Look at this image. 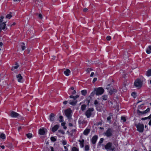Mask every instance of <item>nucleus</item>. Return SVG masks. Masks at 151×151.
Instances as JSON below:
<instances>
[{"instance_id": "obj_3", "label": "nucleus", "mask_w": 151, "mask_h": 151, "mask_svg": "<svg viewBox=\"0 0 151 151\" xmlns=\"http://www.w3.org/2000/svg\"><path fill=\"white\" fill-rule=\"evenodd\" d=\"M105 148L107 150H110L112 151H115V147L112 146V143L109 142L105 146Z\"/></svg>"}, {"instance_id": "obj_18", "label": "nucleus", "mask_w": 151, "mask_h": 151, "mask_svg": "<svg viewBox=\"0 0 151 151\" xmlns=\"http://www.w3.org/2000/svg\"><path fill=\"white\" fill-rule=\"evenodd\" d=\"M151 46H149L147 48L146 50V52L147 54H150L151 53Z\"/></svg>"}, {"instance_id": "obj_6", "label": "nucleus", "mask_w": 151, "mask_h": 151, "mask_svg": "<svg viewBox=\"0 0 151 151\" xmlns=\"http://www.w3.org/2000/svg\"><path fill=\"white\" fill-rule=\"evenodd\" d=\"M135 126H136L137 130L140 132H142L144 130V126L143 124H141L140 123L138 124H136Z\"/></svg>"}, {"instance_id": "obj_24", "label": "nucleus", "mask_w": 151, "mask_h": 151, "mask_svg": "<svg viewBox=\"0 0 151 151\" xmlns=\"http://www.w3.org/2000/svg\"><path fill=\"white\" fill-rule=\"evenodd\" d=\"M26 136L28 138H30L32 137V134L31 133H28L26 134Z\"/></svg>"}, {"instance_id": "obj_61", "label": "nucleus", "mask_w": 151, "mask_h": 151, "mask_svg": "<svg viewBox=\"0 0 151 151\" xmlns=\"http://www.w3.org/2000/svg\"><path fill=\"white\" fill-rule=\"evenodd\" d=\"M69 126H73V124L71 123H69Z\"/></svg>"}, {"instance_id": "obj_50", "label": "nucleus", "mask_w": 151, "mask_h": 151, "mask_svg": "<svg viewBox=\"0 0 151 151\" xmlns=\"http://www.w3.org/2000/svg\"><path fill=\"white\" fill-rule=\"evenodd\" d=\"M110 84H109L107 85V86L106 87V88L109 89L110 88Z\"/></svg>"}, {"instance_id": "obj_53", "label": "nucleus", "mask_w": 151, "mask_h": 151, "mask_svg": "<svg viewBox=\"0 0 151 151\" xmlns=\"http://www.w3.org/2000/svg\"><path fill=\"white\" fill-rule=\"evenodd\" d=\"M35 1L36 4H38V5H39V4H38V2H39V0H35Z\"/></svg>"}, {"instance_id": "obj_57", "label": "nucleus", "mask_w": 151, "mask_h": 151, "mask_svg": "<svg viewBox=\"0 0 151 151\" xmlns=\"http://www.w3.org/2000/svg\"><path fill=\"white\" fill-rule=\"evenodd\" d=\"M109 116H110V117L112 116H113V114L111 113H110L109 114Z\"/></svg>"}, {"instance_id": "obj_12", "label": "nucleus", "mask_w": 151, "mask_h": 151, "mask_svg": "<svg viewBox=\"0 0 151 151\" xmlns=\"http://www.w3.org/2000/svg\"><path fill=\"white\" fill-rule=\"evenodd\" d=\"M55 116L54 114L52 113L50 115V121H53L54 120Z\"/></svg>"}, {"instance_id": "obj_55", "label": "nucleus", "mask_w": 151, "mask_h": 151, "mask_svg": "<svg viewBox=\"0 0 151 151\" xmlns=\"http://www.w3.org/2000/svg\"><path fill=\"white\" fill-rule=\"evenodd\" d=\"M76 91L75 90H74L73 91V92H72V93L73 94H74L75 93H76Z\"/></svg>"}, {"instance_id": "obj_54", "label": "nucleus", "mask_w": 151, "mask_h": 151, "mask_svg": "<svg viewBox=\"0 0 151 151\" xmlns=\"http://www.w3.org/2000/svg\"><path fill=\"white\" fill-rule=\"evenodd\" d=\"M67 103H68L67 101H65L63 102V104L65 105L67 104Z\"/></svg>"}, {"instance_id": "obj_28", "label": "nucleus", "mask_w": 151, "mask_h": 151, "mask_svg": "<svg viewBox=\"0 0 151 151\" xmlns=\"http://www.w3.org/2000/svg\"><path fill=\"white\" fill-rule=\"evenodd\" d=\"M81 93L84 96L86 95V93H87V91L86 90H82L81 91Z\"/></svg>"}, {"instance_id": "obj_37", "label": "nucleus", "mask_w": 151, "mask_h": 151, "mask_svg": "<svg viewBox=\"0 0 151 151\" xmlns=\"http://www.w3.org/2000/svg\"><path fill=\"white\" fill-rule=\"evenodd\" d=\"M59 118L60 119V122H62L63 120V116H60L59 117Z\"/></svg>"}, {"instance_id": "obj_32", "label": "nucleus", "mask_w": 151, "mask_h": 151, "mask_svg": "<svg viewBox=\"0 0 151 151\" xmlns=\"http://www.w3.org/2000/svg\"><path fill=\"white\" fill-rule=\"evenodd\" d=\"M91 98V97L90 96H89L88 98H87L86 100V101L87 102L88 104H89V103L90 102V99Z\"/></svg>"}, {"instance_id": "obj_25", "label": "nucleus", "mask_w": 151, "mask_h": 151, "mask_svg": "<svg viewBox=\"0 0 151 151\" xmlns=\"http://www.w3.org/2000/svg\"><path fill=\"white\" fill-rule=\"evenodd\" d=\"M21 46L23 50H24L25 49V47L24 46V43L22 42L21 43Z\"/></svg>"}, {"instance_id": "obj_60", "label": "nucleus", "mask_w": 151, "mask_h": 151, "mask_svg": "<svg viewBox=\"0 0 151 151\" xmlns=\"http://www.w3.org/2000/svg\"><path fill=\"white\" fill-rule=\"evenodd\" d=\"M65 123H64V122H63V123H62V124H61V125L62 126H65Z\"/></svg>"}, {"instance_id": "obj_9", "label": "nucleus", "mask_w": 151, "mask_h": 151, "mask_svg": "<svg viewBox=\"0 0 151 151\" xmlns=\"http://www.w3.org/2000/svg\"><path fill=\"white\" fill-rule=\"evenodd\" d=\"M19 115V114L14 111H12L10 114V116L12 117H16Z\"/></svg>"}, {"instance_id": "obj_20", "label": "nucleus", "mask_w": 151, "mask_h": 151, "mask_svg": "<svg viewBox=\"0 0 151 151\" xmlns=\"http://www.w3.org/2000/svg\"><path fill=\"white\" fill-rule=\"evenodd\" d=\"M77 103L76 101H71V100L70 101L69 104H70L72 105H75Z\"/></svg>"}, {"instance_id": "obj_33", "label": "nucleus", "mask_w": 151, "mask_h": 151, "mask_svg": "<svg viewBox=\"0 0 151 151\" xmlns=\"http://www.w3.org/2000/svg\"><path fill=\"white\" fill-rule=\"evenodd\" d=\"M137 114L139 115H142L143 114V111H141L138 110L137 111Z\"/></svg>"}, {"instance_id": "obj_42", "label": "nucleus", "mask_w": 151, "mask_h": 151, "mask_svg": "<svg viewBox=\"0 0 151 151\" xmlns=\"http://www.w3.org/2000/svg\"><path fill=\"white\" fill-rule=\"evenodd\" d=\"M69 145H67L66 146H64V147L65 148V151H68V149L67 147H68L69 146Z\"/></svg>"}, {"instance_id": "obj_46", "label": "nucleus", "mask_w": 151, "mask_h": 151, "mask_svg": "<svg viewBox=\"0 0 151 151\" xmlns=\"http://www.w3.org/2000/svg\"><path fill=\"white\" fill-rule=\"evenodd\" d=\"M97 80V78H94L93 81V83H94Z\"/></svg>"}, {"instance_id": "obj_23", "label": "nucleus", "mask_w": 151, "mask_h": 151, "mask_svg": "<svg viewBox=\"0 0 151 151\" xmlns=\"http://www.w3.org/2000/svg\"><path fill=\"white\" fill-rule=\"evenodd\" d=\"M5 134L3 133H1L0 134V139L1 138L2 139H4L5 138Z\"/></svg>"}, {"instance_id": "obj_40", "label": "nucleus", "mask_w": 151, "mask_h": 151, "mask_svg": "<svg viewBox=\"0 0 151 151\" xmlns=\"http://www.w3.org/2000/svg\"><path fill=\"white\" fill-rule=\"evenodd\" d=\"M149 119H150V121L149 122V124L151 126V114L149 116Z\"/></svg>"}, {"instance_id": "obj_16", "label": "nucleus", "mask_w": 151, "mask_h": 151, "mask_svg": "<svg viewBox=\"0 0 151 151\" xmlns=\"http://www.w3.org/2000/svg\"><path fill=\"white\" fill-rule=\"evenodd\" d=\"M90 131V129H86L84 131L83 134L86 135H87Z\"/></svg>"}, {"instance_id": "obj_13", "label": "nucleus", "mask_w": 151, "mask_h": 151, "mask_svg": "<svg viewBox=\"0 0 151 151\" xmlns=\"http://www.w3.org/2000/svg\"><path fill=\"white\" fill-rule=\"evenodd\" d=\"M17 78H18V81L19 82H22V77L21 76L20 74H19L18 75H17Z\"/></svg>"}, {"instance_id": "obj_14", "label": "nucleus", "mask_w": 151, "mask_h": 151, "mask_svg": "<svg viewBox=\"0 0 151 151\" xmlns=\"http://www.w3.org/2000/svg\"><path fill=\"white\" fill-rule=\"evenodd\" d=\"M70 73V70L68 69H66L65 71L64 72V74L67 76H68Z\"/></svg>"}, {"instance_id": "obj_51", "label": "nucleus", "mask_w": 151, "mask_h": 151, "mask_svg": "<svg viewBox=\"0 0 151 151\" xmlns=\"http://www.w3.org/2000/svg\"><path fill=\"white\" fill-rule=\"evenodd\" d=\"M88 9L86 8H85L83 9V11L84 12H86L88 10Z\"/></svg>"}, {"instance_id": "obj_8", "label": "nucleus", "mask_w": 151, "mask_h": 151, "mask_svg": "<svg viewBox=\"0 0 151 151\" xmlns=\"http://www.w3.org/2000/svg\"><path fill=\"white\" fill-rule=\"evenodd\" d=\"M94 104L95 105L96 109L97 110H101V108H100V107H99L100 104L97 100H95V101Z\"/></svg>"}, {"instance_id": "obj_22", "label": "nucleus", "mask_w": 151, "mask_h": 151, "mask_svg": "<svg viewBox=\"0 0 151 151\" xmlns=\"http://www.w3.org/2000/svg\"><path fill=\"white\" fill-rule=\"evenodd\" d=\"M86 105L85 104H83L81 106V110L82 111H83L85 110L86 109Z\"/></svg>"}, {"instance_id": "obj_34", "label": "nucleus", "mask_w": 151, "mask_h": 151, "mask_svg": "<svg viewBox=\"0 0 151 151\" xmlns=\"http://www.w3.org/2000/svg\"><path fill=\"white\" fill-rule=\"evenodd\" d=\"M18 67H19V65H17L16 66H13L11 70H13L15 69H16Z\"/></svg>"}, {"instance_id": "obj_4", "label": "nucleus", "mask_w": 151, "mask_h": 151, "mask_svg": "<svg viewBox=\"0 0 151 151\" xmlns=\"http://www.w3.org/2000/svg\"><path fill=\"white\" fill-rule=\"evenodd\" d=\"M94 111V109L92 108H89L86 111L85 114L88 118H90L92 115V112Z\"/></svg>"}, {"instance_id": "obj_17", "label": "nucleus", "mask_w": 151, "mask_h": 151, "mask_svg": "<svg viewBox=\"0 0 151 151\" xmlns=\"http://www.w3.org/2000/svg\"><path fill=\"white\" fill-rule=\"evenodd\" d=\"M98 136L97 135H95L92 138V142H96Z\"/></svg>"}, {"instance_id": "obj_27", "label": "nucleus", "mask_w": 151, "mask_h": 151, "mask_svg": "<svg viewBox=\"0 0 151 151\" xmlns=\"http://www.w3.org/2000/svg\"><path fill=\"white\" fill-rule=\"evenodd\" d=\"M150 108H148L145 111H143V114H147L148 112H149L150 111Z\"/></svg>"}, {"instance_id": "obj_36", "label": "nucleus", "mask_w": 151, "mask_h": 151, "mask_svg": "<svg viewBox=\"0 0 151 151\" xmlns=\"http://www.w3.org/2000/svg\"><path fill=\"white\" fill-rule=\"evenodd\" d=\"M121 119L124 122H125L126 121V119L124 116H122L121 117Z\"/></svg>"}, {"instance_id": "obj_59", "label": "nucleus", "mask_w": 151, "mask_h": 151, "mask_svg": "<svg viewBox=\"0 0 151 151\" xmlns=\"http://www.w3.org/2000/svg\"><path fill=\"white\" fill-rule=\"evenodd\" d=\"M51 151H54L53 148L52 147H50Z\"/></svg>"}, {"instance_id": "obj_49", "label": "nucleus", "mask_w": 151, "mask_h": 151, "mask_svg": "<svg viewBox=\"0 0 151 151\" xmlns=\"http://www.w3.org/2000/svg\"><path fill=\"white\" fill-rule=\"evenodd\" d=\"M79 97V96L78 95H76L75 96H74V100H75L76 99L78 98Z\"/></svg>"}, {"instance_id": "obj_31", "label": "nucleus", "mask_w": 151, "mask_h": 151, "mask_svg": "<svg viewBox=\"0 0 151 151\" xmlns=\"http://www.w3.org/2000/svg\"><path fill=\"white\" fill-rule=\"evenodd\" d=\"M107 95H104L102 96V99L104 100H107Z\"/></svg>"}, {"instance_id": "obj_26", "label": "nucleus", "mask_w": 151, "mask_h": 151, "mask_svg": "<svg viewBox=\"0 0 151 151\" xmlns=\"http://www.w3.org/2000/svg\"><path fill=\"white\" fill-rule=\"evenodd\" d=\"M71 151H79V150L78 148L75 147H73L72 148Z\"/></svg>"}, {"instance_id": "obj_64", "label": "nucleus", "mask_w": 151, "mask_h": 151, "mask_svg": "<svg viewBox=\"0 0 151 151\" xmlns=\"http://www.w3.org/2000/svg\"><path fill=\"white\" fill-rule=\"evenodd\" d=\"M104 139L103 138H101L100 139V142H103V141H104Z\"/></svg>"}, {"instance_id": "obj_52", "label": "nucleus", "mask_w": 151, "mask_h": 151, "mask_svg": "<svg viewBox=\"0 0 151 151\" xmlns=\"http://www.w3.org/2000/svg\"><path fill=\"white\" fill-rule=\"evenodd\" d=\"M131 95L132 96H134V98H135V97L134 96V95H135V92H133L131 93Z\"/></svg>"}, {"instance_id": "obj_1", "label": "nucleus", "mask_w": 151, "mask_h": 151, "mask_svg": "<svg viewBox=\"0 0 151 151\" xmlns=\"http://www.w3.org/2000/svg\"><path fill=\"white\" fill-rule=\"evenodd\" d=\"M143 81L141 79H136L134 83V86L138 88H140L142 86Z\"/></svg>"}, {"instance_id": "obj_63", "label": "nucleus", "mask_w": 151, "mask_h": 151, "mask_svg": "<svg viewBox=\"0 0 151 151\" xmlns=\"http://www.w3.org/2000/svg\"><path fill=\"white\" fill-rule=\"evenodd\" d=\"M143 104H141V105H140L139 106V108H142V107H143Z\"/></svg>"}, {"instance_id": "obj_58", "label": "nucleus", "mask_w": 151, "mask_h": 151, "mask_svg": "<svg viewBox=\"0 0 151 151\" xmlns=\"http://www.w3.org/2000/svg\"><path fill=\"white\" fill-rule=\"evenodd\" d=\"M94 74V73L93 72H92L91 73V74L90 75V76L91 77H92V76H93Z\"/></svg>"}, {"instance_id": "obj_48", "label": "nucleus", "mask_w": 151, "mask_h": 151, "mask_svg": "<svg viewBox=\"0 0 151 151\" xmlns=\"http://www.w3.org/2000/svg\"><path fill=\"white\" fill-rule=\"evenodd\" d=\"M38 17L40 19H42V15L41 14H40L38 15Z\"/></svg>"}, {"instance_id": "obj_35", "label": "nucleus", "mask_w": 151, "mask_h": 151, "mask_svg": "<svg viewBox=\"0 0 151 151\" xmlns=\"http://www.w3.org/2000/svg\"><path fill=\"white\" fill-rule=\"evenodd\" d=\"M50 139L51 141L53 142H54L56 140V139L53 137H51L50 138Z\"/></svg>"}, {"instance_id": "obj_45", "label": "nucleus", "mask_w": 151, "mask_h": 151, "mask_svg": "<svg viewBox=\"0 0 151 151\" xmlns=\"http://www.w3.org/2000/svg\"><path fill=\"white\" fill-rule=\"evenodd\" d=\"M80 146L81 147H84L83 142H80Z\"/></svg>"}, {"instance_id": "obj_62", "label": "nucleus", "mask_w": 151, "mask_h": 151, "mask_svg": "<svg viewBox=\"0 0 151 151\" xmlns=\"http://www.w3.org/2000/svg\"><path fill=\"white\" fill-rule=\"evenodd\" d=\"M70 97L71 98H73L74 99V96H72V95H71V96H70Z\"/></svg>"}, {"instance_id": "obj_10", "label": "nucleus", "mask_w": 151, "mask_h": 151, "mask_svg": "<svg viewBox=\"0 0 151 151\" xmlns=\"http://www.w3.org/2000/svg\"><path fill=\"white\" fill-rule=\"evenodd\" d=\"M59 126L58 125H56L52 128V131L53 132H55L59 128Z\"/></svg>"}, {"instance_id": "obj_2", "label": "nucleus", "mask_w": 151, "mask_h": 151, "mask_svg": "<svg viewBox=\"0 0 151 151\" xmlns=\"http://www.w3.org/2000/svg\"><path fill=\"white\" fill-rule=\"evenodd\" d=\"M64 113L65 115L69 119H72V111L70 108H68L64 111Z\"/></svg>"}, {"instance_id": "obj_47", "label": "nucleus", "mask_w": 151, "mask_h": 151, "mask_svg": "<svg viewBox=\"0 0 151 151\" xmlns=\"http://www.w3.org/2000/svg\"><path fill=\"white\" fill-rule=\"evenodd\" d=\"M92 70V69L91 68H88L87 69V71L88 72H89L91 71Z\"/></svg>"}, {"instance_id": "obj_5", "label": "nucleus", "mask_w": 151, "mask_h": 151, "mask_svg": "<svg viewBox=\"0 0 151 151\" xmlns=\"http://www.w3.org/2000/svg\"><path fill=\"white\" fill-rule=\"evenodd\" d=\"M96 91V95H101L104 92V89L102 87H99L98 88H95Z\"/></svg>"}, {"instance_id": "obj_7", "label": "nucleus", "mask_w": 151, "mask_h": 151, "mask_svg": "<svg viewBox=\"0 0 151 151\" xmlns=\"http://www.w3.org/2000/svg\"><path fill=\"white\" fill-rule=\"evenodd\" d=\"M113 130L112 129L109 128L106 132L104 133L105 135L108 137H110L112 135Z\"/></svg>"}, {"instance_id": "obj_41", "label": "nucleus", "mask_w": 151, "mask_h": 151, "mask_svg": "<svg viewBox=\"0 0 151 151\" xmlns=\"http://www.w3.org/2000/svg\"><path fill=\"white\" fill-rule=\"evenodd\" d=\"M111 117H110V116H108L107 118V121H109L110 122H111Z\"/></svg>"}, {"instance_id": "obj_11", "label": "nucleus", "mask_w": 151, "mask_h": 151, "mask_svg": "<svg viewBox=\"0 0 151 151\" xmlns=\"http://www.w3.org/2000/svg\"><path fill=\"white\" fill-rule=\"evenodd\" d=\"M117 91V90L116 89L114 88H111L109 90V93L111 95L113 93H116Z\"/></svg>"}, {"instance_id": "obj_44", "label": "nucleus", "mask_w": 151, "mask_h": 151, "mask_svg": "<svg viewBox=\"0 0 151 151\" xmlns=\"http://www.w3.org/2000/svg\"><path fill=\"white\" fill-rule=\"evenodd\" d=\"M106 39L107 40H110L111 39V37L110 36H108L106 37Z\"/></svg>"}, {"instance_id": "obj_43", "label": "nucleus", "mask_w": 151, "mask_h": 151, "mask_svg": "<svg viewBox=\"0 0 151 151\" xmlns=\"http://www.w3.org/2000/svg\"><path fill=\"white\" fill-rule=\"evenodd\" d=\"M102 121H101L99 122L96 124V125H101L102 124Z\"/></svg>"}, {"instance_id": "obj_39", "label": "nucleus", "mask_w": 151, "mask_h": 151, "mask_svg": "<svg viewBox=\"0 0 151 151\" xmlns=\"http://www.w3.org/2000/svg\"><path fill=\"white\" fill-rule=\"evenodd\" d=\"M149 116L147 117H145V118H142L141 119L142 120H145L147 119H149Z\"/></svg>"}, {"instance_id": "obj_21", "label": "nucleus", "mask_w": 151, "mask_h": 151, "mask_svg": "<svg viewBox=\"0 0 151 151\" xmlns=\"http://www.w3.org/2000/svg\"><path fill=\"white\" fill-rule=\"evenodd\" d=\"M78 123L79 124H85L86 122L83 120H81V119H79L78 121Z\"/></svg>"}, {"instance_id": "obj_38", "label": "nucleus", "mask_w": 151, "mask_h": 151, "mask_svg": "<svg viewBox=\"0 0 151 151\" xmlns=\"http://www.w3.org/2000/svg\"><path fill=\"white\" fill-rule=\"evenodd\" d=\"M12 17V16L11 14H8L6 16V18H8L9 19H10Z\"/></svg>"}, {"instance_id": "obj_19", "label": "nucleus", "mask_w": 151, "mask_h": 151, "mask_svg": "<svg viewBox=\"0 0 151 151\" xmlns=\"http://www.w3.org/2000/svg\"><path fill=\"white\" fill-rule=\"evenodd\" d=\"M146 75L147 76H151V69L148 70L146 73Z\"/></svg>"}, {"instance_id": "obj_30", "label": "nucleus", "mask_w": 151, "mask_h": 151, "mask_svg": "<svg viewBox=\"0 0 151 151\" xmlns=\"http://www.w3.org/2000/svg\"><path fill=\"white\" fill-rule=\"evenodd\" d=\"M95 94H96V91H95V89H94V91L92 92L91 94L89 96L91 97V96H94Z\"/></svg>"}, {"instance_id": "obj_15", "label": "nucleus", "mask_w": 151, "mask_h": 151, "mask_svg": "<svg viewBox=\"0 0 151 151\" xmlns=\"http://www.w3.org/2000/svg\"><path fill=\"white\" fill-rule=\"evenodd\" d=\"M39 133L41 135H44L45 133V132L44 129H40L39 130Z\"/></svg>"}, {"instance_id": "obj_29", "label": "nucleus", "mask_w": 151, "mask_h": 151, "mask_svg": "<svg viewBox=\"0 0 151 151\" xmlns=\"http://www.w3.org/2000/svg\"><path fill=\"white\" fill-rule=\"evenodd\" d=\"M85 149L86 151H88L89 150V147L88 145H86L85 147Z\"/></svg>"}, {"instance_id": "obj_56", "label": "nucleus", "mask_w": 151, "mask_h": 151, "mask_svg": "<svg viewBox=\"0 0 151 151\" xmlns=\"http://www.w3.org/2000/svg\"><path fill=\"white\" fill-rule=\"evenodd\" d=\"M55 56H53L52 57V58H51V59L53 60H54L55 59Z\"/></svg>"}]
</instances>
